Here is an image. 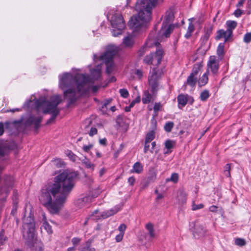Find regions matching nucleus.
Returning <instances> with one entry per match:
<instances>
[{
	"label": "nucleus",
	"instance_id": "obj_1",
	"mask_svg": "<svg viewBox=\"0 0 251 251\" xmlns=\"http://www.w3.org/2000/svg\"><path fill=\"white\" fill-rule=\"evenodd\" d=\"M75 172L65 171L54 178V181L44 187L39 199L40 202L52 214L61 210L66 199L75 186Z\"/></svg>",
	"mask_w": 251,
	"mask_h": 251
},
{
	"label": "nucleus",
	"instance_id": "obj_2",
	"mask_svg": "<svg viewBox=\"0 0 251 251\" xmlns=\"http://www.w3.org/2000/svg\"><path fill=\"white\" fill-rule=\"evenodd\" d=\"M100 75L101 66L99 65L91 70L90 78L82 74L74 76L70 73H64L59 75V87L63 91L64 99L72 103L90 88L94 92H96L99 87L93 84Z\"/></svg>",
	"mask_w": 251,
	"mask_h": 251
},
{
	"label": "nucleus",
	"instance_id": "obj_3",
	"mask_svg": "<svg viewBox=\"0 0 251 251\" xmlns=\"http://www.w3.org/2000/svg\"><path fill=\"white\" fill-rule=\"evenodd\" d=\"M164 0H142L136 2L135 10L137 14L132 16L129 21V25L134 30L147 24L151 19L153 8L163 3Z\"/></svg>",
	"mask_w": 251,
	"mask_h": 251
},
{
	"label": "nucleus",
	"instance_id": "obj_4",
	"mask_svg": "<svg viewBox=\"0 0 251 251\" xmlns=\"http://www.w3.org/2000/svg\"><path fill=\"white\" fill-rule=\"evenodd\" d=\"M23 236L25 240V244L34 251H42V244L36 241L35 233V224L32 215L24 220Z\"/></svg>",
	"mask_w": 251,
	"mask_h": 251
},
{
	"label": "nucleus",
	"instance_id": "obj_5",
	"mask_svg": "<svg viewBox=\"0 0 251 251\" xmlns=\"http://www.w3.org/2000/svg\"><path fill=\"white\" fill-rule=\"evenodd\" d=\"M62 101L61 97L55 95L50 98V101L40 100L36 102L37 108L39 111L50 113L52 114L50 120H54L59 112L57 105Z\"/></svg>",
	"mask_w": 251,
	"mask_h": 251
},
{
	"label": "nucleus",
	"instance_id": "obj_6",
	"mask_svg": "<svg viewBox=\"0 0 251 251\" xmlns=\"http://www.w3.org/2000/svg\"><path fill=\"white\" fill-rule=\"evenodd\" d=\"M119 51V48L115 45H109L105 52L100 57L94 55V59L96 62L98 60L104 62L106 65V71L107 74L111 73L114 70V64L112 58L113 56Z\"/></svg>",
	"mask_w": 251,
	"mask_h": 251
},
{
	"label": "nucleus",
	"instance_id": "obj_7",
	"mask_svg": "<svg viewBox=\"0 0 251 251\" xmlns=\"http://www.w3.org/2000/svg\"><path fill=\"white\" fill-rule=\"evenodd\" d=\"M110 20L112 29L113 35L115 37L122 34L123 30L125 27V24L123 18L119 12H110L107 15Z\"/></svg>",
	"mask_w": 251,
	"mask_h": 251
},
{
	"label": "nucleus",
	"instance_id": "obj_8",
	"mask_svg": "<svg viewBox=\"0 0 251 251\" xmlns=\"http://www.w3.org/2000/svg\"><path fill=\"white\" fill-rule=\"evenodd\" d=\"M174 18V11L172 9L168 10L165 16V21L163 22L162 28L159 31L157 40L161 41L164 38H167L174 29V25L170 23Z\"/></svg>",
	"mask_w": 251,
	"mask_h": 251
},
{
	"label": "nucleus",
	"instance_id": "obj_9",
	"mask_svg": "<svg viewBox=\"0 0 251 251\" xmlns=\"http://www.w3.org/2000/svg\"><path fill=\"white\" fill-rule=\"evenodd\" d=\"M160 76V73H158L155 69H153L152 71L150 73V75L149 76V83L153 94L156 93L159 89V80Z\"/></svg>",
	"mask_w": 251,
	"mask_h": 251
},
{
	"label": "nucleus",
	"instance_id": "obj_10",
	"mask_svg": "<svg viewBox=\"0 0 251 251\" xmlns=\"http://www.w3.org/2000/svg\"><path fill=\"white\" fill-rule=\"evenodd\" d=\"M163 54V50L162 49L158 48L154 53H151L150 55H147L144 61L147 64L157 66L160 63Z\"/></svg>",
	"mask_w": 251,
	"mask_h": 251
},
{
	"label": "nucleus",
	"instance_id": "obj_11",
	"mask_svg": "<svg viewBox=\"0 0 251 251\" xmlns=\"http://www.w3.org/2000/svg\"><path fill=\"white\" fill-rule=\"evenodd\" d=\"M146 24H145L144 25L140 27L137 30H134L132 29L129 23H128V25L129 27L132 30V33H128L126 36H125L123 39L122 43V46L126 48L130 49L133 47L135 40L134 38L135 36L136 35V33L140 31L143 28L145 27Z\"/></svg>",
	"mask_w": 251,
	"mask_h": 251
},
{
	"label": "nucleus",
	"instance_id": "obj_12",
	"mask_svg": "<svg viewBox=\"0 0 251 251\" xmlns=\"http://www.w3.org/2000/svg\"><path fill=\"white\" fill-rule=\"evenodd\" d=\"M220 59L216 56H210L207 62V71H211L213 74L216 75L219 68V62Z\"/></svg>",
	"mask_w": 251,
	"mask_h": 251
},
{
	"label": "nucleus",
	"instance_id": "obj_13",
	"mask_svg": "<svg viewBox=\"0 0 251 251\" xmlns=\"http://www.w3.org/2000/svg\"><path fill=\"white\" fill-rule=\"evenodd\" d=\"M190 229L193 233V235L196 238H199L203 236L205 233V230L202 225L194 222L190 224Z\"/></svg>",
	"mask_w": 251,
	"mask_h": 251
},
{
	"label": "nucleus",
	"instance_id": "obj_14",
	"mask_svg": "<svg viewBox=\"0 0 251 251\" xmlns=\"http://www.w3.org/2000/svg\"><path fill=\"white\" fill-rule=\"evenodd\" d=\"M232 32L229 30L225 31L224 29H220L217 31V35L216 37V39H220L221 38H224L225 41L227 42L228 41L229 38L231 37Z\"/></svg>",
	"mask_w": 251,
	"mask_h": 251
},
{
	"label": "nucleus",
	"instance_id": "obj_15",
	"mask_svg": "<svg viewBox=\"0 0 251 251\" xmlns=\"http://www.w3.org/2000/svg\"><path fill=\"white\" fill-rule=\"evenodd\" d=\"M189 100L191 103L193 102V100L189 98L187 95L180 94L178 95L177 97L178 107L181 108V107H184Z\"/></svg>",
	"mask_w": 251,
	"mask_h": 251
},
{
	"label": "nucleus",
	"instance_id": "obj_16",
	"mask_svg": "<svg viewBox=\"0 0 251 251\" xmlns=\"http://www.w3.org/2000/svg\"><path fill=\"white\" fill-rule=\"evenodd\" d=\"M92 199L91 196H85L78 199L76 201V205L79 208L87 206L92 201Z\"/></svg>",
	"mask_w": 251,
	"mask_h": 251
},
{
	"label": "nucleus",
	"instance_id": "obj_17",
	"mask_svg": "<svg viewBox=\"0 0 251 251\" xmlns=\"http://www.w3.org/2000/svg\"><path fill=\"white\" fill-rule=\"evenodd\" d=\"M89 219H91L94 221H97L100 219H103V213L100 212L98 210H95L93 212L92 214L89 216V217L86 218L84 225H85L87 224V221Z\"/></svg>",
	"mask_w": 251,
	"mask_h": 251
},
{
	"label": "nucleus",
	"instance_id": "obj_18",
	"mask_svg": "<svg viewBox=\"0 0 251 251\" xmlns=\"http://www.w3.org/2000/svg\"><path fill=\"white\" fill-rule=\"evenodd\" d=\"M177 199L179 204H183L186 201V194L182 189H179L177 191Z\"/></svg>",
	"mask_w": 251,
	"mask_h": 251
},
{
	"label": "nucleus",
	"instance_id": "obj_19",
	"mask_svg": "<svg viewBox=\"0 0 251 251\" xmlns=\"http://www.w3.org/2000/svg\"><path fill=\"white\" fill-rule=\"evenodd\" d=\"M79 251H96L95 248L91 246V242L87 241L78 248Z\"/></svg>",
	"mask_w": 251,
	"mask_h": 251
},
{
	"label": "nucleus",
	"instance_id": "obj_20",
	"mask_svg": "<svg viewBox=\"0 0 251 251\" xmlns=\"http://www.w3.org/2000/svg\"><path fill=\"white\" fill-rule=\"evenodd\" d=\"M130 76L129 79L131 80L134 79H140L143 76V72L141 70L139 69H134L131 70L130 73Z\"/></svg>",
	"mask_w": 251,
	"mask_h": 251
},
{
	"label": "nucleus",
	"instance_id": "obj_21",
	"mask_svg": "<svg viewBox=\"0 0 251 251\" xmlns=\"http://www.w3.org/2000/svg\"><path fill=\"white\" fill-rule=\"evenodd\" d=\"M120 208L118 206H116L109 210L103 213V219L107 218L111 216L116 214L119 210Z\"/></svg>",
	"mask_w": 251,
	"mask_h": 251
},
{
	"label": "nucleus",
	"instance_id": "obj_22",
	"mask_svg": "<svg viewBox=\"0 0 251 251\" xmlns=\"http://www.w3.org/2000/svg\"><path fill=\"white\" fill-rule=\"evenodd\" d=\"M142 171L143 166L140 162H137L134 164L133 168L131 170L130 172L132 173L140 174Z\"/></svg>",
	"mask_w": 251,
	"mask_h": 251
},
{
	"label": "nucleus",
	"instance_id": "obj_23",
	"mask_svg": "<svg viewBox=\"0 0 251 251\" xmlns=\"http://www.w3.org/2000/svg\"><path fill=\"white\" fill-rule=\"evenodd\" d=\"M192 19H189V26H188V27L187 30V32L185 34V37L187 39L191 37V36L192 33L193 32V31H194V29H195L194 25L193 24L192 22Z\"/></svg>",
	"mask_w": 251,
	"mask_h": 251
},
{
	"label": "nucleus",
	"instance_id": "obj_24",
	"mask_svg": "<svg viewBox=\"0 0 251 251\" xmlns=\"http://www.w3.org/2000/svg\"><path fill=\"white\" fill-rule=\"evenodd\" d=\"M159 45V44L158 41L150 37L146 42V46L143 48V50H144L147 47L151 48L154 46L157 47Z\"/></svg>",
	"mask_w": 251,
	"mask_h": 251
},
{
	"label": "nucleus",
	"instance_id": "obj_25",
	"mask_svg": "<svg viewBox=\"0 0 251 251\" xmlns=\"http://www.w3.org/2000/svg\"><path fill=\"white\" fill-rule=\"evenodd\" d=\"M152 100V96L148 91L145 92L142 98L143 102L144 103H148L151 102Z\"/></svg>",
	"mask_w": 251,
	"mask_h": 251
},
{
	"label": "nucleus",
	"instance_id": "obj_26",
	"mask_svg": "<svg viewBox=\"0 0 251 251\" xmlns=\"http://www.w3.org/2000/svg\"><path fill=\"white\" fill-rule=\"evenodd\" d=\"M43 219L45 220V216L44 214L43 215ZM41 229H45L49 234H51L52 233L51 226L46 221L44 222L43 226L41 227Z\"/></svg>",
	"mask_w": 251,
	"mask_h": 251
},
{
	"label": "nucleus",
	"instance_id": "obj_27",
	"mask_svg": "<svg viewBox=\"0 0 251 251\" xmlns=\"http://www.w3.org/2000/svg\"><path fill=\"white\" fill-rule=\"evenodd\" d=\"M208 72L207 71L200 78L198 83L200 86H203L207 83L208 80Z\"/></svg>",
	"mask_w": 251,
	"mask_h": 251
},
{
	"label": "nucleus",
	"instance_id": "obj_28",
	"mask_svg": "<svg viewBox=\"0 0 251 251\" xmlns=\"http://www.w3.org/2000/svg\"><path fill=\"white\" fill-rule=\"evenodd\" d=\"M146 228L148 230V233L151 238H154L155 236L153 226L151 223H148L146 225Z\"/></svg>",
	"mask_w": 251,
	"mask_h": 251
},
{
	"label": "nucleus",
	"instance_id": "obj_29",
	"mask_svg": "<svg viewBox=\"0 0 251 251\" xmlns=\"http://www.w3.org/2000/svg\"><path fill=\"white\" fill-rule=\"evenodd\" d=\"M196 82L197 77L195 76H193V74H190L187 78V84L193 87L195 85Z\"/></svg>",
	"mask_w": 251,
	"mask_h": 251
},
{
	"label": "nucleus",
	"instance_id": "obj_30",
	"mask_svg": "<svg viewBox=\"0 0 251 251\" xmlns=\"http://www.w3.org/2000/svg\"><path fill=\"white\" fill-rule=\"evenodd\" d=\"M224 43H220L218 47L217 53L218 55L219 56L218 58L220 59L222 58V57L223 56L224 54Z\"/></svg>",
	"mask_w": 251,
	"mask_h": 251
},
{
	"label": "nucleus",
	"instance_id": "obj_31",
	"mask_svg": "<svg viewBox=\"0 0 251 251\" xmlns=\"http://www.w3.org/2000/svg\"><path fill=\"white\" fill-rule=\"evenodd\" d=\"M226 25L227 26V30H229L232 32L233 29L236 27L237 23L233 21H227L226 22Z\"/></svg>",
	"mask_w": 251,
	"mask_h": 251
},
{
	"label": "nucleus",
	"instance_id": "obj_32",
	"mask_svg": "<svg viewBox=\"0 0 251 251\" xmlns=\"http://www.w3.org/2000/svg\"><path fill=\"white\" fill-rule=\"evenodd\" d=\"M165 147L167 149V151H165L164 153H169L171 152L170 150L173 147L174 142L170 140H167L165 143Z\"/></svg>",
	"mask_w": 251,
	"mask_h": 251
},
{
	"label": "nucleus",
	"instance_id": "obj_33",
	"mask_svg": "<svg viewBox=\"0 0 251 251\" xmlns=\"http://www.w3.org/2000/svg\"><path fill=\"white\" fill-rule=\"evenodd\" d=\"M155 137V134L153 131L148 132L146 135L145 142L150 143Z\"/></svg>",
	"mask_w": 251,
	"mask_h": 251
},
{
	"label": "nucleus",
	"instance_id": "obj_34",
	"mask_svg": "<svg viewBox=\"0 0 251 251\" xmlns=\"http://www.w3.org/2000/svg\"><path fill=\"white\" fill-rule=\"evenodd\" d=\"M82 163L84 164L85 166L89 169H90L92 170L94 169V165L87 158H84L82 160Z\"/></svg>",
	"mask_w": 251,
	"mask_h": 251
},
{
	"label": "nucleus",
	"instance_id": "obj_35",
	"mask_svg": "<svg viewBox=\"0 0 251 251\" xmlns=\"http://www.w3.org/2000/svg\"><path fill=\"white\" fill-rule=\"evenodd\" d=\"M209 211L212 212H220L223 213L224 212L223 209L221 207H218L215 205H212L209 208Z\"/></svg>",
	"mask_w": 251,
	"mask_h": 251
},
{
	"label": "nucleus",
	"instance_id": "obj_36",
	"mask_svg": "<svg viewBox=\"0 0 251 251\" xmlns=\"http://www.w3.org/2000/svg\"><path fill=\"white\" fill-rule=\"evenodd\" d=\"M178 179V175L177 173H173L169 178L166 179L167 181H172L174 183L177 182Z\"/></svg>",
	"mask_w": 251,
	"mask_h": 251
},
{
	"label": "nucleus",
	"instance_id": "obj_37",
	"mask_svg": "<svg viewBox=\"0 0 251 251\" xmlns=\"http://www.w3.org/2000/svg\"><path fill=\"white\" fill-rule=\"evenodd\" d=\"M246 242L245 239L238 238L235 240V244L237 246L242 247L246 245Z\"/></svg>",
	"mask_w": 251,
	"mask_h": 251
},
{
	"label": "nucleus",
	"instance_id": "obj_38",
	"mask_svg": "<svg viewBox=\"0 0 251 251\" xmlns=\"http://www.w3.org/2000/svg\"><path fill=\"white\" fill-rule=\"evenodd\" d=\"M209 97V92L207 90L203 91L201 94L200 98L202 101L206 100Z\"/></svg>",
	"mask_w": 251,
	"mask_h": 251
},
{
	"label": "nucleus",
	"instance_id": "obj_39",
	"mask_svg": "<svg viewBox=\"0 0 251 251\" xmlns=\"http://www.w3.org/2000/svg\"><path fill=\"white\" fill-rule=\"evenodd\" d=\"M201 64H196L194 69L193 70L191 74H193V76H196L197 74H198L199 72L200 71V70L201 68Z\"/></svg>",
	"mask_w": 251,
	"mask_h": 251
},
{
	"label": "nucleus",
	"instance_id": "obj_40",
	"mask_svg": "<svg viewBox=\"0 0 251 251\" xmlns=\"http://www.w3.org/2000/svg\"><path fill=\"white\" fill-rule=\"evenodd\" d=\"M174 126V123L172 122L167 123L164 126V129L167 132H170Z\"/></svg>",
	"mask_w": 251,
	"mask_h": 251
},
{
	"label": "nucleus",
	"instance_id": "obj_41",
	"mask_svg": "<svg viewBox=\"0 0 251 251\" xmlns=\"http://www.w3.org/2000/svg\"><path fill=\"white\" fill-rule=\"evenodd\" d=\"M203 207L204 205L202 203L196 204L195 203L193 202L192 205V209L193 210H197L202 209L203 208Z\"/></svg>",
	"mask_w": 251,
	"mask_h": 251
},
{
	"label": "nucleus",
	"instance_id": "obj_42",
	"mask_svg": "<svg viewBox=\"0 0 251 251\" xmlns=\"http://www.w3.org/2000/svg\"><path fill=\"white\" fill-rule=\"evenodd\" d=\"M230 165L229 164H227L225 167L224 174L227 177H229L230 176Z\"/></svg>",
	"mask_w": 251,
	"mask_h": 251
},
{
	"label": "nucleus",
	"instance_id": "obj_43",
	"mask_svg": "<svg viewBox=\"0 0 251 251\" xmlns=\"http://www.w3.org/2000/svg\"><path fill=\"white\" fill-rule=\"evenodd\" d=\"M66 154L73 161L76 159V156L70 151H66Z\"/></svg>",
	"mask_w": 251,
	"mask_h": 251
},
{
	"label": "nucleus",
	"instance_id": "obj_44",
	"mask_svg": "<svg viewBox=\"0 0 251 251\" xmlns=\"http://www.w3.org/2000/svg\"><path fill=\"white\" fill-rule=\"evenodd\" d=\"M81 241V239L77 237H74L72 238L71 242L74 246V247L77 246L80 241Z\"/></svg>",
	"mask_w": 251,
	"mask_h": 251
},
{
	"label": "nucleus",
	"instance_id": "obj_45",
	"mask_svg": "<svg viewBox=\"0 0 251 251\" xmlns=\"http://www.w3.org/2000/svg\"><path fill=\"white\" fill-rule=\"evenodd\" d=\"M119 92L121 96L123 98H126L129 95L127 90L126 89H121L120 90Z\"/></svg>",
	"mask_w": 251,
	"mask_h": 251
},
{
	"label": "nucleus",
	"instance_id": "obj_46",
	"mask_svg": "<svg viewBox=\"0 0 251 251\" xmlns=\"http://www.w3.org/2000/svg\"><path fill=\"white\" fill-rule=\"evenodd\" d=\"M244 41L246 43H249L251 41V33H247L244 35Z\"/></svg>",
	"mask_w": 251,
	"mask_h": 251
},
{
	"label": "nucleus",
	"instance_id": "obj_47",
	"mask_svg": "<svg viewBox=\"0 0 251 251\" xmlns=\"http://www.w3.org/2000/svg\"><path fill=\"white\" fill-rule=\"evenodd\" d=\"M93 147V144H89L87 145H84L83 147V150L85 152H88Z\"/></svg>",
	"mask_w": 251,
	"mask_h": 251
},
{
	"label": "nucleus",
	"instance_id": "obj_48",
	"mask_svg": "<svg viewBox=\"0 0 251 251\" xmlns=\"http://www.w3.org/2000/svg\"><path fill=\"white\" fill-rule=\"evenodd\" d=\"M6 239L7 238L4 236L3 232H1L0 233V245H2Z\"/></svg>",
	"mask_w": 251,
	"mask_h": 251
},
{
	"label": "nucleus",
	"instance_id": "obj_49",
	"mask_svg": "<svg viewBox=\"0 0 251 251\" xmlns=\"http://www.w3.org/2000/svg\"><path fill=\"white\" fill-rule=\"evenodd\" d=\"M126 226L125 224H122L120 225L118 227V230L120 232V233H123L124 234L125 233V231L126 230Z\"/></svg>",
	"mask_w": 251,
	"mask_h": 251
},
{
	"label": "nucleus",
	"instance_id": "obj_50",
	"mask_svg": "<svg viewBox=\"0 0 251 251\" xmlns=\"http://www.w3.org/2000/svg\"><path fill=\"white\" fill-rule=\"evenodd\" d=\"M161 105L160 103H155L154 105L153 109L154 111L156 112L160 110L161 108Z\"/></svg>",
	"mask_w": 251,
	"mask_h": 251
},
{
	"label": "nucleus",
	"instance_id": "obj_51",
	"mask_svg": "<svg viewBox=\"0 0 251 251\" xmlns=\"http://www.w3.org/2000/svg\"><path fill=\"white\" fill-rule=\"evenodd\" d=\"M124 235V234L123 233H120L118 235H117L116 236V237H115L116 241L117 242H121L123 238Z\"/></svg>",
	"mask_w": 251,
	"mask_h": 251
},
{
	"label": "nucleus",
	"instance_id": "obj_52",
	"mask_svg": "<svg viewBox=\"0 0 251 251\" xmlns=\"http://www.w3.org/2000/svg\"><path fill=\"white\" fill-rule=\"evenodd\" d=\"M97 133V129L96 128L92 127L91 128L90 132H89V135L91 136H93L94 135H95Z\"/></svg>",
	"mask_w": 251,
	"mask_h": 251
},
{
	"label": "nucleus",
	"instance_id": "obj_53",
	"mask_svg": "<svg viewBox=\"0 0 251 251\" xmlns=\"http://www.w3.org/2000/svg\"><path fill=\"white\" fill-rule=\"evenodd\" d=\"M140 101V97H138L135 100H133L131 103L130 104V107H132L135 104V103H138Z\"/></svg>",
	"mask_w": 251,
	"mask_h": 251
},
{
	"label": "nucleus",
	"instance_id": "obj_54",
	"mask_svg": "<svg viewBox=\"0 0 251 251\" xmlns=\"http://www.w3.org/2000/svg\"><path fill=\"white\" fill-rule=\"evenodd\" d=\"M210 33H211V30H209V31H207L205 34H204V35L203 36L202 39L203 40H205V41H207L210 35Z\"/></svg>",
	"mask_w": 251,
	"mask_h": 251
},
{
	"label": "nucleus",
	"instance_id": "obj_55",
	"mask_svg": "<svg viewBox=\"0 0 251 251\" xmlns=\"http://www.w3.org/2000/svg\"><path fill=\"white\" fill-rule=\"evenodd\" d=\"M135 179L134 177L131 176L128 179V182L131 185H133L135 182Z\"/></svg>",
	"mask_w": 251,
	"mask_h": 251
},
{
	"label": "nucleus",
	"instance_id": "obj_56",
	"mask_svg": "<svg viewBox=\"0 0 251 251\" xmlns=\"http://www.w3.org/2000/svg\"><path fill=\"white\" fill-rule=\"evenodd\" d=\"M149 143H147V142H145V147H144V151L145 153H146L149 150V148H150Z\"/></svg>",
	"mask_w": 251,
	"mask_h": 251
},
{
	"label": "nucleus",
	"instance_id": "obj_57",
	"mask_svg": "<svg viewBox=\"0 0 251 251\" xmlns=\"http://www.w3.org/2000/svg\"><path fill=\"white\" fill-rule=\"evenodd\" d=\"M242 11L240 9H237L234 12V15L237 17H239V16H240L242 14Z\"/></svg>",
	"mask_w": 251,
	"mask_h": 251
},
{
	"label": "nucleus",
	"instance_id": "obj_58",
	"mask_svg": "<svg viewBox=\"0 0 251 251\" xmlns=\"http://www.w3.org/2000/svg\"><path fill=\"white\" fill-rule=\"evenodd\" d=\"M54 163H56V164H58V163H59V167H61L62 165L63 164V162L60 159H57L54 160Z\"/></svg>",
	"mask_w": 251,
	"mask_h": 251
},
{
	"label": "nucleus",
	"instance_id": "obj_59",
	"mask_svg": "<svg viewBox=\"0 0 251 251\" xmlns=\"http://www.w3.org/2000/svg\"><path fill=\"white\" fill-rule=\"evenodd\" d=\"M106 139L105 138L100 139L99 140V143L102 145H105L106 144Z\"/></svg>",
	"mask_w": 251,
	"mask_h": 251
},
{
	"label": "nucleus",
	"instance_id": "obj_60",
	"mask_svg": "<svg viewBox=\"0 0 251 251\" xmlns=\"http://www.w3.org/2000/svg\"><path fill=\"white\" fill-rule=\"evenodd\" d=\"M155 192V193L156 194H157V196L156 197V199L157 200H159L161 199H162L163 198V196L162 194H158V191H157V190H156Z\"/></svg>",
	"mask_w": 251,
	"mask_h": 251
},
{
	"label": "nucleus",
	"instance_id": "obj_61",
	"mask_svg": "<svg viewBox=\"0 0 251 251\" xmlns=\"http://www.w3.org/2000/svg\"><path fill=\"white\" fill-rule=\"evenodd\" d=\"M106 170L104 168L101 169L99 171V175L100 176H102V175L105 173Z\"/></svg>",
	"mask_w": 251,
	"mask_h": 251
},
{
	"label": "nucleus",
	"instance_id": "obj_62",
	"mask_svg": "<svg viewBox=\"0 0 251 251\" xmlns=\"http://www.w3.org/2000/svg\"><path fill=\"white\" fill-rule=\"evenodd\" d=\"M3 133V126L2 123H0V136Z\"/></svg>",
	"mask_w": 251,
	"mask_h": 251
},
{
	"label": "nucleus",
	"instance_id": "obj_63",
	"mask_svg": "<svg viewBox=\"0 0 251 251\" xmlns=\"http://www.w3.org/2000/svg\"><path fill=\"white\" fill-rule=\"evenodd\" d=\"M245 1V0H240L238 2V3L237 4V6L240 7V6H242L243 4L244 3Z\"/></svg>",
	"mask_w": 251,
	"mask_h": 251
},
{
	"label": "nucleus",
	"instance_id": "obj_64",
	"mask_svg": "<svg viewBox=\"0 0 251 251\" xmlns=\"http://www.w3.org/2000/svg\"><path fill=\"white\" fill-rule=\"evenodd\" d=\"M75 247H73L69 248L67 250V251H75Z\"/></svg>",
	"mask_w": 251,
	"mask_h": 251
}]
</instances>
